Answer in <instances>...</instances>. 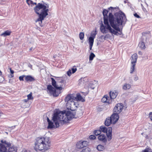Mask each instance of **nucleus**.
Returning a JSON list of instances; mask_svg holds the SVG:
<instances>
[{
  "label": "nucleus",
  "mask_w": 152,
  "mask_h": 152,
  "mask_svg": "<svg viewBox=\"0 0 152 152\" xmlns=\"http://www.w3.org/2000/svg\"><path fill=\"white\" fill-rule=\"evenodd\" d=\"M134 79L135 81H137L138 79V76L136 75L134 76Z\"/></svg>",
  "instance_id": "obj_42"
},
{
  "label": "nucleus",
  "mask_w": 152,
  "mask_h": 152,
  "mask_svg": "<svg viewBox=\"0 0 152 152\" xmlns=\"http://www.w3.org/2000/svg\"><path fill=\"white\" fill-rule=\"evenodd\" d=\"M131 85L129 83H125L123 86L122 88L123 90L129 89L131 88Z\"/></svg>",
  "instance_id": "obj_26"
},
{
  "label": "nucleus",
  "mask_w": 152,
  "mask_h": 152,
  "mask_svg": "<svg viewBox=\"0 0 152 152\" xmlns=\"http://www.w3.org/2000/svg\"><path fill=\"white\" fill-rule=\"evenodd\" d=\"M88 145V142L86 141H80L77 144V147L78 148L80 149L84 147H86Z\"/></svg>",
  "instance_id": "obj_11"
},
{
  "label": "nucleus",
  "mask_w": 152,
  "mask_h": 152,
  "mask_svg": "<svg viewBox=\"0 0 152 152\" xmlns=\"http://www.w3.org/2000/svg\"><path fill=\"white\" fill-rule=\"evenodd\" d=\"M109 97L107 95H105L102 99V101L104 103H110V100L108 99Z\"/></svg>",
  "instance_id": "obj_22"
},
{
  "label": "nucleus",
  "mask_w": 152,
  "mask_h": 152,
  "mask_svg": "<svg viewBox=\"0 0 152 152\" xmlns=\"http://www.w3.org/2000/svg\"><path fill=\"white\" fill-rule=\"evenodd\" d=\"M59 114L58 113V112H56V113H55L54 114V115L53 116V122L55 124L54 125L53 123V122L51 121L48 118H47V121L48 122V129H52L53 128H57L59 126V124L60 123L61 124V121L59 119H58V117H57V119L56 120L57 121V123L58 124L59 126H57L56 124H55V122L54 121V119H53V118L54 117V116H55V114Z\"/></svg>",
  "instance_id": "obj_5"
},
{
  "label": "nucleus",
  "mask_w": 152,
  "mask_h": 152,
  "mask_svg": "<svg viewBox=\"0 0 152 152\" xmlns=\"http://www.w3.org/2000/svg\"><path fill=\"white\" fill-rule=\"evenodd\" d=\"M75 100V94H68L65 97L64 99V101L66 103H70L71 102Z\"/></svg>",
  "instance_id": "obj_10"
},
{
  "label": "nucleus",
  "mask_w": 152,
  "mask_h": 152,
  "mask_svg": "<svg viewBox=\"0 0 152 152\" xmlns=\"http://www.w3.org/2000/svg\"><path fill=\"white\" fill-rule=\"evenodd\" d=\"M104 124L105 125L107 126H109L111 124H112V121L110 117H108L106 118Z\"/></svg>",
  "instance_id": "obj_23"
},
{
  "label": "nucleus",
  "mask_w": 152,
  "mask_h": 152,
  "mask_svg": "<svg viewBox=\"0 0 152 152\" xmlns=\"http://www.w3.org/2000/svg\"><path fill=\"white\" fill-rule=\"evenodd\" d=\"M57 82L58 84L60 83L61 84H62L64 82V80L61 78V77L59 78ZM61 85H62V84H61Z\"/></svg>",
  "instance_id": "obj_38"
},
{
  "label": "nucleus",
  "mask_w": 152,
  "mask_h": 152,
  "mask_svg": "<svg viewBox=\"0 0 152 152\" xmlns=\"http://www.w3.org/2000/svg\"><path fill=\"white\" fill-rule=\"evenodd\" d=\"M0 143V152H7V148L10 147L11 143L5 140H1Z\"/></svg>",
  "instance_id": "obj_7"
},
{
  "label": "nucleus",
  "mask_w": 152,
  "mask_h": 152,
  "mask_svg": "<svg viewBox=\"0 0 152 152\" xmlns=\"http://www.w3.org/2000/svg\"><path fill=\"white\" fill-rule=\"evenodd\" d=\"M75 101H74L70 103H66V107L68 110H70L73 111L75 110L78 104L77 102H75Z\"/></svg>",
  "instance_id": "obj_8"
},
{
  "label": "nucleus",
  "mask_w": 152,
  "mask_h": 152,
  "mask_svg": "<svg viewBox=\"0 0 152 152\" xmlns=\"http://www.w3.org/2000/svg\"><path fill=\"white\" fill-rule=\"evenodd\" d=\"M93 45H89V49L90 50H91Z\"/></svg>",
  "instance_id": "obj_49"
},
{
  "label": "nucleus",
  "mask_w": 152,
  "mask_h": 152,
  "mask_svg": "<svg viewBox=\"0 0 152 152\" xmlns=\"http://www.w3.org/2000/svg\"><path fill=\"white\" fill-rule=\"evenodd\" d=\"M2 113L0 112V117L2 115Z\"/></svg>",
  "instance_id": "obj_56"
},
{
  "label": "nucleus",
  "mask_w": 152,
  "mask_h": 152,
  "mask_svg": "<svg viewBox=\"0 0 152 152\" xmlns=\"http://www.w3.org/2000/svg\"><path fill=\"white\" fill-rule=\"evenodd\" d=\"M118 94V92L115 91H110V98L111 99H114L116 97Z\"/></svg>",
  "instance_id": "obj_19"
},
{
  "label": "nucleus",
  "mask_w": 152,
  "mask_h": 152,
  "mask_svg": "<svg viewBox=\"0 0 152 152\" xmlns=\"http://www.w3.org/2000/svg\"><path fill=\"white\" fill-rule=\"evenodd\" d=\"M134 17L137 18H140V16L136 13H135L134 15Z\"/></svg>",
  "instance_id": "obj_44"
},
{
  "label": "nucleus",
  "mask_w": 152,
  "mask_h": 152,
  "mask_svg": "<svg viewBox=\"0 0 152 152\" xmlns=\"http://www.w3.org/2000/svg\"><path fill=\"white\" fill-rule=\"evenodd\" d=\"M2 75V72L1 70H0V76H1V75Z\"/></svg>",
  "instance_id": "obj_55"
},
{
  "label": "nucleus",
  "mask_w": 152,
  "mask_h": 152,
  "mask_svg": "<svg viewBox=\"0 0 152 152\" xmlns=\"http://www.w3.org/2000/svg\"><path fill=\"white\" fill-rule=\"evenodd\" d=\"M151 118H152L151 121H152V117H151Z\"/></svg>",
  "instance_id": "obj_60"
},
{
  "label": "nucleus",
  "mask_w": 152,
  "mask_h": 152,
  "mask_svg": "<svg viewBox=\"0 0 152 152\" xmlns=\"http://www.w3.org/2000/svg\"><path fill=\"white\" fill-rule=\"evenodd\" d=\"M27 99L28 100L33 99V98L32 97V94L31 92L27 96Z\"/></svg>",
  "instance_id": "obj_37"
},
{
  "label": "nucleus",
  "mask_w": 152,
  "mask_h": 152,
  "mask_svg": "<svg viewBox=\"0 0 152 152\" xmlns=\"http://www.w3.org/2000/svg\"><path fill=\"white\" fill-rule=\"evenodd\" d=\"M123 107L124 106L121 103L117 104L114 107L113 112L118 114L122 111Z\"/></svg>",
  "instance_id": "obj_9"
},
{
  "label": "nucleus",
  "mask_w": 152,
  "mask_h": 152,
  "mask_svg": "<svg viewBox=\"0 0 152 152\" xmlns=\"http://www.w3.org/2000/svg\"><path fill=\"white\" fill-rule=\"evenodd\" d=\"M29 100L27 99L23 100V101L25 102H27Z\"/></svg>",
  "instance_id": "obj_50"
},
{
  "label": "nucleus",
  "mask_w": 152,
  "mask_h": 152,
  "mask_svg": "<svg viewBox=\"0 0 152 152\" xmlns=\"http://www.w3.org/2000/svg\"><path fill=\"white\" fill-rule=\"evenodd\" d=\"M86 77L81 78L79 80V85H83L86 82Z\"/></svg>",
  "instance_id": "obj_25"
},
{
  "label": "nucleus",
  "mask_w": 152,
  "mask_h": 152,
  "mask_svg": "<svg viewBox=\"0 0 152 152\" xmlns=\"http://www.w3.org/2000/svg\"><path fill=\"white\" fill-rule=\"evenodd\" d=\"M101 132L106 133L108 141H110L112 139V128L111 127H108L107 128L104 126H102L99 129Z\"/></svg>",
  "instance_id": "obj_6"
},
{
  "label": "nucleus",
  "mask_w": 152,
  "mask_h": 152,
  "mask_svg": "<svg viewBox=\"0 0 152 152\" xmlns=\"http://www.w3.org/2000/svg\"><path fill=\"white\" fill-rule=\"evenodd\" d=\"M13 76H14V75H12V74L10 75L9 76V77L10 78H12V77H13Z\"/></svg>",
  "instance_id": "obj_52"
},
{
  "label": "nucleus",
  "mask_w": 152,
  "mask_h": 152,
  "mask_svg": "<svg viewBox=\"0 0 152 152\" xmlns=\"http://www.w3.org/2000/svg\"><path fill=\"white\" fill-rule=\"evenodd\" d=\"M25 79L26 81L32 82L35 81V79L30 75H25Z\"/></svg>",
  "instance_id": "obj_24"
},
{
  "label": "nucleus",
  "mask_w": 152,
  "mask_h": 152,
  "mask_svg": "<svg viewBox=\"0 0 152 152\" xmlns=\"http://www.w3.org/2000/svg\"><path fill=\"white\" fill-rule=\"evenodd\" d=\"M100 38L101 39H104L105 40V37H104V36L102 35V36H100Z\"/></svg>",
  "instance_id": "obj_48"
},
{
  "label": "nucleus",
  "mask_w": 152,
  "mask_h": 152,
  "mask_svg": "<svg viewBox=\"0 0 152 152\" xmlns=\"http://www.w3.org/2000/svg\"><path fill=\"white\" fill-rule=\"evenodd\" d=\"M17 149L16 147L14 146L10 147L8 150V152H17Z\"/></svg>",
  "instance_id": "obj_27"
},
{
  "label": "nucleus",
  "mask_w": 152,
  "mask_h": 152,
  "mask_svg": "<svg viewBox=\"0 0 152 152\" xmlns=\"http://www.w3.org/2000/svg\"><path fill=\"white\" fill-rule=\"evenodd\" d=\"M96 34V32H95L94 33L92 34L91 36L89 37L88 41L89 45H93L94 42V39L95 37V36Z\"/></svg>",
  "instance_id": "obj_17"
},
{
  "label": "nucleus",
  "mask_w": 152,
  "mask_h": 152,
  "mask_svg": "<svg viewBox=\"0 0 152 152\" xmlns=\"http://www.w3.org/2000/svg\"><path fill=\"white\" fill-rule=\"evenodd\" d=\"M90 150L89 148H86L83 149L80 152H90Z\"/></svg>",
  "instance_id": "obj_36"
},
{
  "label": "nucleus",
  "mask_w": 152,
  "mask_h": 152,
  "mask_svg": "<svg viewBox=\"0 0 152 152\" xmlns=\"http://www.w3.org/2000/svg\"><path fill=\"white\" fill-rule=\"evenodd\" d=\"M4 78L2 76H0V83H1L4 81Z\"/></svg>",
  "instance_id": "obj_43"
},
{
  "label": "nucleus",
  "mask_w": 152,
  "mask_h": 152,
  "mask_svg": "<svg viewBox=\"0 0 152 152\" xmlns=\"http://www.w3.org/2000/svg\"><path fill=\"white\" fill-rule=\"evenodd\" d=\"M104 148V146L100 145H98L97 147V149L99 151H103Z\"/></svg>",
  "instance_id": "obj_31"
},
{
  "label": "nucleus",
  "mask_w": 152,
  "mask_h": 152,
  "mask_svg": "<svg viewBox=\"0 0 152 152\" xmlns=\"http://www.w3.org/2000/svg\"><path fill=\"white\" fill-rule=\"evenodd\" d=\"M132 65L130 69V73L131 74H132L134 72V71L135 69V64H131Z\"/></svg>",
  "instance_id": "obj_29"
},
{
  "label": "nucleus",
  "mask_w": 152,
  "mask_h": 152,
  "mask_svg": "<svg viewBox=\"0 0 152 152\" xmlns=\"http://www.w3.org/2000/svg\"><path fill=\"white\" fill-rule=\"evenodd\" d=\"M113 124H115L118 120L119 118L118 115L117 113H113L110 117Z\"/></svg>",
  "instance_id": "obj_12"
},
{
  "label": "nucleus",
  "mask_w": 152,
  "mask_h": 152,
  "mask_svg": "<svg viewBox=\"0 0 152 152\" xmlns=\"http://www.w3.org/2000/svg\"><path fill=\"white\" fill-rule=\"evenodd\" d=\"M77 70V69L75 67V66L73 67V68H72L71 70H69L67 72V74L68 76H70L72 74L75 73L76 71Z\"/></svg>",
  "instance_id": "obj_21"
},
{
  "label": "nucleus",
  "mask_w": 152,
  "mask_h": 152,
  "mask_svg": "<svg viewBox=\"0 0 152 152\" xmlns=\"http://www.w3.org/2000/svg\"><path fill=\"white\" fill-rule=\"evenodd\" d=\"M75 100L76 102L81 101L83 102L85 101V99L81 96L80 94L78 93L75 95Z\"/></svg>",
  "instance_id": "obj_16"
},
{
  "label": "nucleus",
  "mask_w": 152,
  "mask_h": 152,
  "mask_svg": "<svg viewBox=\"0 0 152 152\" xmlns=\"http://www.w3.org/2000/svg\"><path fill=\"white\" fill-rule=\"evenodd\" d=\"M89 138L91 140H94L96 139V137L94 135H91L90 136Z\"/></svg>",
  "instance_id": "obj_41"
},
{
  "label": "nucleus",
  "mask_w": 152,
  "mask_h": 152,
  "mask_svg": "<svg viewBox=\"0 0 152 152\" xmlns=\"http://www.w3.org/2000/svg\"><path fill=\"white\" fill-rule=\"evenodd\" d=\"M52 80V85L57 89L61 90L62 89L61 87L62 85L61 84H59V86H58V85H57L56 82L53 78H51Z\"/></svg>",
  "instance_id": "obj_14"
},
{
  "label": "nucleus",
  "mask_w": 152,
  "mask_h": 152,
  "mask_svg": "<svg viewBox=\"0 0 152 152\" xmlns=\"http://www.w3.org/2000/svg\"><path fill=\"white\" fill-rule=\"evenodd\" d=\"M28 66H29V67H30L31 68V69L32 68V65H31V64H29Z\"/></svg>",
  "instance_id": "obj_53"
},
{
  "label": "nucleus",
  "mask_w": 152,
  "mask_h": 152,
  "mask_svg": "<svg viewBox=\"0 0 152 152\" xmlns=\"http://www.w3.org/2000/svg\"><path fill=\"white\" fill-rule=\"evenodd\" d=\"M141 152H152V151L151 149L147 148L142 151Z\"/></svg>",
  "instance_id": "obj_39"
},
{
  "label": "nucleus",
  "mask_w": 152,
  "mask_h": 152,
  "mask_svg": "<svg viewBox=\"0 0 152 152\" xmlns=\"http://www.w3.org/2000/svg\"><path fill=\"white\" fill-rule=\"evenodd\" d=\"M24 77H25V75H22L19 77V79L20 81H23L24 80L23 78Z\"/></svg>",
  "instance_id": "obj_40"
},
{
  "label": "nucleus",
  "mask_w": 152,
  "mask_h": 152,
  "mask_svg": "<svg viewBox=\"0 0 152 152\" xmlns=\"http://www.w3.org/2000/svg\"><path fill=\"white\" fill-rule=\"evenodd\" d=\"M50 140L48 137H38L35 142V149L44 151L49 149L50 145Z\"/></svg>",
  "instance_id": "obj_3"
},
{
  "label": "nucleus",
  "mask_w": 152,
  "mask_h": 152,
  "mask_svg": "<svg viewBox=\"0 0 152 152\" xmlns=\"http://www.w3.org/2000/svg\"><path fill=\"white\" fill-rule=\"evenodd\" d=\"M94 87H91V88H92V89H94Z\"/></svg>",
  "instance_id": "obj_57"
},
{
  "label": "nucleus",
  "mask_w": 152,
  "mask_h": 152,
  "mask_svg": "<svg viewBox=\"0 0 152 152\" xmlns=\"http://www.w3.org/2000/svg\"><path fill=\"white\" fill-rule=\"evenodd\" d=\"M95 56V55L93 53H91L89 56V60L90 61L92 60Z\"/></svg>",
  "instance_id": "obj_35"
},
{
  "label": "nucleus",
  "mask_w": 152,
  "mask_h": 152,
  "mask_svg": "<svg viewBox=\"0 0 152 152\" xmlns=\"http://www.w3.org/2000/svg\"><path fill=\"white\" fill-rule=\"evenodd\" d=\"M94 134L96 136L99 135L101 133V131L100 130H94Z\"/></svg>",
  "instance_id": "obj_33"
},
{
  "label": "nucleus",
  "mask_w": 152,
  "mask_h": 152,
  "mask_svg": "<svg viewBox=\"0 0 152 152\" xmlns=\"http://www.w3.org/2000/svg\"><path fill=\"white\" fill-rule=\"evenodd\" d=\"M75 113V115H77L78 117L81 116L83 115L82 111L81 110H80L79 111H77Z\"/></svg>",
  "instance_id": "obj_32"
},
{
  "label": "nucleus",
  "mask_w": 152,
  "mask_h": 152,
  "mask_svg": "<svg viewBox=\"0 0 152 152\" xmlns=\"http://www.w3.org/2000/svg\"><path fill=\"white\" fill-rule=\"evenodd\" d=\"M151 117H152V112H150V113L149 115V117L151 120L152 118H151Z\"/></svg>",
  "instance_id": "obj_45"
},
{
  "label": "nucleus",
  "mask_w": 152,
  "mask_h": 152,
  "mask_svg": "<svg viewBox=\"0 0 152 152\" xmlns=\"http://www.w3.org/2000/svg\"><path fill=\"white\" fill-rule=\"evenodd\" d=\"M98 139L99 140L103 143H106L107 141L106 136L104 134L99 135L98 137Z\"/></svg>",
  "instance_id": "obj_15"
},
{
  "label": "nucleus",
  "mask_w": 152,
  "mask_h": 152,
  "mask_svg": "<svg viewBox=\"0 0 152 152\" xmlns=\"http://www.w3.org/2000/svg\"><path fill=\"white\" fill-rule=\"evenodd\" d=\"M105 37V39L106 38H107L108 36L107 35H106L105 36H104Z\"/></svg>",
  "instance_id": "obj_54"
},
{
  "label": "nucleus",
  "mask_w": 152,
  "mask_h": 152,
  "mask_svg": "<svg viewBox=\"0 0 152 152\" xmlns=\"http://www.w3.org/2000/svg\"><path fill=\"white\" fill-rule=\"evenodd\" d=\"M138 53L139 55H142V53L141 51H139L138 52Z\"/></svg>",
  "instance_id": "obj_51"
},
{
  "label": "nucleus",
  "mask_w": 152,
  "mask_h": 152,
  "mask_svg": "<svg viewBox=\"0 0 152 152\" xmlns=\"http://www.w3.org/2000/svg\"><path fill=\"white\" fill-rule=\"evenodd\" d=\"M47 88L49 91V92L50 94H53L54 96H58V95H56V89L54 88H53L51 85H48L47 86Z\"/></svg>",
  "instance_id": "obj_13"
},
{
  "label": "nucleus",
  "mask_w": 152,
  "mask_h": 152,
  "mask_svg": "<svg viewBox=\"0 0 152 152\" xmlns=\"http://www.w3.org/2000/svg\"><path fill=\"white\" fill-rule=\"evenodd\" d=\"M108 11L104 10L102 12L104 16V24L106 25V28L112 35H121L122 32L119 26L122 25L124 20H126V17L124 13L120 14L116 13L115 14V18L111 13H110L107 16Z\"/></svg>",
  "instance_id": "obj_1"
},
{
  "label": "nucleus",
  "mask_w": 152,
  "mask_h": 152,
  "mask_svg": "<svg viewBox=\"0 0 152 152\" xmlns=\"http://www.w3.org/2000/svg\"><path fill=\"white\" fill-rule=\"evenodd\" d=\"M32 48H30V50H32Z\"/></svg>",
  "instance_id": "obj_59"
},
{
  "label": "nucleus",
  "mask_w": 152,
  "mask_h": 152,
  "mask_svg": "<svg viewBox=\"0 0 152 152\" xmlns=\"http://www.w3.org/2000/svg\"><path fill=\"white\" fill-rule=\"evenodd\" d=\"M22 152H30L28 150H27L26 149H23Z\"/></svg>",
  "instance_id": "obj_47"
},
{
  "label": "nucleus",
  "mask_w": 152,
  "mask_h": 152,
  "mask_svg": "<svg viewBox=\"0 0 152 152\" xmlns=\"http://www.w3.org/2000/svg\"><path fill=\"white\" fill-rule=\"evenodd\" d=\"M58 113L59 114L56 113L55 114L53 118L54 121L55 122V124L57 127L59 126L56 120L57 117H58V119L61 121L62 124H65L72 118H76L75 116V114L74 112L67 111L66 113H65L61 111H59L58 112Z\"/></svg>",
  "instance_id": "obj_4"
},
{
  "label": "nucleus",
  "mask_w": 152,
  "mask_h": 152,
  "mask_svg": "<svg viewBox=\"0 0 152 152\" xmlns=\"http://www.w3.org/2000/svg\"><path fill=\"white\" fill-rule=\"evenodd\" d=\"M132 59H131V64H135L136 62L137 58V55L136 53H134L133 54L131 57Z\"/></svg>",
  "instance_id": "obj_20"
},
{
  "label": "nucleus",
  "mask_w": 152,
  "mask_h": 152,
  "mask_svg": "<svg viewBox=\"0 0 152 152\" xmlns=\"http://www.w3.org/2000/svg\"><path fill=\"white\" fill-rule=\"evenodd\" d=\"M109 9H113V7H110Z\"/></svg>",
  "instance_id": "obj_58"
},
{
  "label": "nucleus",
  "mask_w": 152,
  "mask_h": 152,
  "mask_svg": "<svg viewBox=\"0 0 152 152\" xmlns=\"http://www.w3.org/2000/svg\"><path fill=\"white\" fill-rule=\"evenodd\" d=\"M84 34L83 32H80L79 34V37L80 39L82 40L84 38Z\"/></svg>",
  "instance_id": "obj_34"
},
{
  "label": "nucleus",
  "mask_w": 152,
  "mask_h": 152,
  "mask_svg": "<svg viewBox=\"0 0 152 152\" xmlns=\"http://www.w3.org/2000/svg\"><path fill=\"white\" fill-rule=\"evenodd\" d=\"M106 25H105V26H104L103 23H102L100 27V30L102 33L103 34H107V33L108 31L106 30V29H107L106 27ZM109 31V30H108Z\"/></svg>",
  "instance_id": "obj_18"
},
{
  "label": "nucleus",
  "mask_w": 152,
  "mask_h": 152,
  "mask_svg": "<svg viewBox=\"0 0 152 152\" xmlns=\"http://www.w3.org/2000/svg\"><path fill=\"white\" fill-rule=\"evenodd\" d=\"M10 73L12 74H13L14 73V72L13 70H12L11 69V68H10Z\"/></svg>",
  "instance_id": "obj_46"
},
{
  "label": "nucleus",
  "mask_w": 152,
  "mask_h": 152,
  "mask_svg": "<svg viewBox=\"0 0 152 152\" xmlns=\"http://www.w3.org/2000/svg\"><path fill=\"white\" fill-rule=\"evenodd\" d=\"M26 2L29 6L32 7L35 5L36 6L34 8V11L38 15V18L35 21L36 23L39 22L40 26H42V21L48 15L49 11V4L46 3H39L37 5V3L33 2L31 0H26Z\"/></svg>",
  "instance_id": "obj_2"
},
{
  "label": "nucleus",
  "mask_w": 152,
  "mask_h": 152,
  "mask_svg": "<svg viewBox=\"0 0 152 152\" xmlns=\"http://www.w3.org/2000/svg\"><path fill=\"white\" fill-rule=\"evenodd\" d=\"M10 34V32L8 31H7L1 34V36L5 37L9 35Z\"/></svg>",
  "instance_id": "obj_30"
},
{
  "label": "nucleus",
  "mask_w": 152,
  "mask_h": 152,
  "mask_svg": "<svg viewBox=\"0 0 152 152\" xmlns=\"http://www.w3.org/2000/svg\"><path fill=\"white\" fill-rule=\"evenodd\" d=\"M139 47L142 49H144L146 48L144 42H140L139 44Z\"/></svg>",
  "instance_id": "obj_28"
}]
</instances>
